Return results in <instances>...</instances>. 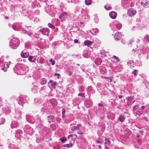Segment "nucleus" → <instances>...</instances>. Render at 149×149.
Instances as JSON below:
<instances>
[{"label": "nucleus", "instance_id": "c85d7f7f", "mask_svg": "<svg viewBox=\"0 0 149 149\" xmlns=\"http://www.w3.org/2000/svg\"><path fill=\"white\" fill-rule=\"evenodd\" d=\"M40 84L42 85L45 84L47 83V81L46 79L44 78L41 79L40 80Z\"/></svg>", "mask_w": 149, "mask_h": 149}, {"label": "nucleus", "instance_id": "e2e57ef3", "mask_svg": "<svg viewBox=\"0 0 149 149\" xmlns=\"http://www.w3.org/2000/svg\"><path fill=\"white\" fill-rule=\"evenodd\" d=\"M111 8V7L110 6H109L108 7L106 8V10H108L109 9H110Z\"/></svg>", "mask_w": 149, "mask_h": 149}, {"label": "nucleus", "instance_id": "774afa93", "mask_svg": "<svg viewBox=\"0 0 149 149\" xmlns=\"http://www.w3.org/2000/svg\"><path fill=\"white\" fill-rule=\"evenodd\" d=\"M72 73L71 71H70V72H69V73L68 74V75L69 76H71L72 75Z\"/></svg>", "mask_w": 149, "mask_h": 149}, {"label": "nucleus", "instance_id": "412c9836", "mask_svg": "<svg viewBox=\"0 0 149 149\" xmlns=\"http://www.w3.org/2000/svg\"><path fill=\"white\" fill-rule=\"evenodd\" d=\"M90 18V17L88 15V13L86 12L85 13L84 15L82 16V19L86 20H87L89 19Z\"/></svg>", "mask_w": 149, "mask_h": 149}, {"label": "nucleus", "instance_id": "0e129e2a", "mask_svg": "<svg viewBox=\"0 0 149 149\" xmlns=\"http://www.w3.org/2000/svg\"><path fill=\"white\" fill-rule=\"evenodd\" d=\"M122 4H123L124 5L126 4V3L124 2V0H122Z\"/></svg>", "mask_w": 149, "mask_h": 149}, {"label": "nucleus", "instance_id": "8fccbe9b", "mask_svg": "<svg viewBox=\"0 0 149 149\" xmlns=\"http://www.w3.org/2000/svg\"><path fill=\"white\" fill-rule=\"evenodd\" d=\"M146 40L148 42H149V36L147 35L145 37Z\"/></svg>", "mask_w": 149, "mask_h": 149}, {"label": "nucleus", "instance_id": "de8ad7c7", "mask_svg": "<svg viewBox=\"0 0 149 149\" xmlns=\"http://www.w3.org/2000/svg\"><path fill=\"white\" fill-rule=\"evenodd\" d=\"M97 142L98 143H100V144H102V143H103L104 141H102L101 140H98L97 141Z\"/></svg>", "mask_w": 149, "mask_h": 149}, {"label": "nucleus", "instance_id": "6ab92c4d", "mask_svg": "<svg viewBox=\"0 0 149 149\" xmlns=\"http://www.w3.org/2000/svg\"><path fill=\"white\" fill-rule=\"evenodd\" d=\"M85 104L87 108L91 106L92 104V102L90 100H87L85 102Z\"/></svg>", "mask_w": 149, "mask_h": 149}, {"label": "nucleus", "instance_id": "864d4df0", "mask_svg": "<svg viewBox=\"0 0 149 149\" xmlns=\"http://www.w3.org/2000/svg\"><path fill=\"white\" fill-rule=\"evenodd\" d=\"M81 125H80V124H78L77 125V126H76V127H77V129L78 130H79V129H80V127H81Z\"/></svg>", "mask_w": 149, "mask_h": 149}, {"label": "nucleus", "instance_id": "603ef678", "mask_svg": "<svg viewBox=\"0 0 149 149\" xmlns=\"http://www.w3.org/2000/svg\"><path fill=\"white\" fill-rule=\"evenodd\" d=\"M35 13L37 15H39L40 13V12L39 10H36L35 12Z\"/></svg>", "mask_w": 149, "mask_h": 149}, {"label": "nucleus", "instance_id": "0eeeda50", "mask_svg": "<svg viewBox=\"0 0 149 149\" xmlns=\"http://www.w3.org/2000/svg\"><path fill=\"white\" fill-rule=\"evenodd\" d=\"M114 24L113 26V30H115L116 29H121L122 27V25L120 23L116 21L115 22H114Z\"/></svg>", "mask_w": 149, "mask_h": 149}, {"label": "nucleus", "instance_id": "3c124183", "mask_svg": "<svg viewBox=\"0 0 149 149\" xmlns=\"http://www.w3.org/2000/svg\"><path fill=\"white\" fill-rule=\"evenodd\" d=\"M66 17L63 16V17H61V15L59 17V18L61 20V21H64L65 20V18Z\"/></svg>", "mask_w": 149, "mask_h": 149}, {"label": "nucleus", "instance_id": "4d7b16f0", "mask_svg": "<svg viewBox=\"0 0 149 149\" xmlns=\"http://www.w3.org/2000/svg\"><path fill=\"white\" fill-rule=\"evenodd\" d=\"M137 71V70H134V71L132 72V74H134V76H135L136 75V72Z\"/></svg>", "mask_w": 149, "mask_h": 149}, {"label": "nucleus", "instance_id": "393cba45", "mask_svg": "<svg viewBox=\"0 0 149 149\" xmlns=\"http://www.w3.org/2000/svg\"><path fill=\"white\" fill-rule=\"evenodd\" d=\"M118 118L119 121L121 122H124L125 120V118L124 116L121 114L119 116Z\"/></svg>", "mask_w": 149, "mask_h": 149}, {"label": "nucleus", "instance_id": "a18cd8bd", "mask_svg": "<svg viewBox=\"0 0 149 149\" xmlns=\"http://www.w3.org/2000/svg\"><path fill=\"white\" fill-rule=\"evenodd\" d=\"M94 20L95 21V22L96 23H97L98 22V19L95 15H94Z\"/></svg>", "mask_w": 149, "mask_h": 149}, {"label": "nucleus", "instance_id": "dca6fc26", "mask_svg": "<svg viewBox=\"0 0 149 149\" xmlns=\"http://www.w3.org/2000/svg\"><path fill=\"white\" fill-rule=\"evenodd\" d=\"M121 33L119 32H116L114 36V38L117 40H119L121 38Z\"/></svg>", "mask_w": 149, "mask_h": 149}, {"label": "nucleus", "instance_id": "2eb2a0df", "mask_svg": "<svg viewBox=\"0 0 149 149\" xmlns=\"http://www.w3.org/2000/svg\"><path fill=\"white\" fill-rule=\"evenodd\" d=\"M126 99L127 100V105L128 106L132 104L135 101L131 97H128Z\"/></svg>", "mask_w": 149, "mask_h": 149}, {"label": "nucleus", "instance_id": "b1692460", "mask_svg": "<svg viewBox=\"0 0 149 149\" xmlns=\"http://www.w3.org/2000/svg\"><path fill=\"white\" fill-rule=\"evenodd\" d=\"M148 2L147 0H141L140 3L142 6L144 7L146 4H148Z\"/></svg>", "mask_w": 149, "mask_h": 149}, {"label": "nucleus", "instance_id": "2f4dec72", "mask_svg": "<svg viewBox=\"0 0 149 149\" xmlns=\"http://www.w3.org/2000/svg\"><path fill=\"white\" fill-rule=\"evenodd\" d=\"M105 142L104 143V145H109L110 144L111 142L108 138H106L105 139Z\"/></svg>", "mask_w": 149, "mask_h": 149}, {"label": "nucleus", "instance_id": "1a4fd4ad", "mask_svg": "<svg viewBox=\"0 0 149 149\" xmlns=\"http://www.w3.org/2000/svg\"><path fill=\"white\" fill-rule=\"evenodd\" d=\"M40 31L41 32L43 35H45L47 36H49V33L50 32L49 29L47 28L41 29L40 30Z\"/></svg>", "mask_w": 149, "mask_h": 149}, {"label": "nucleus", "instance_id": "ddd939ff", "mask_svg": "<svg viewBox=\"0 0 149 149\" xmlns=\"http://www.w3.org/2000/svg\"><path fill=\"white\" fill-rule=\"evenodd\" d=\"M28 100V97L24 96H23V97H20L19 98V101L22 103H25L26 102L27 103Z\"/></svg>", "mask_w": 149, "mask_h": 149}, {"label": "nucleus", "instance_id": "f704fd0d", "mask_svg": "<svg viewBox=\"0 0 149 149\" xmlns=\"http://www.w3.org/2000/svg\"><path fill=\"white\" fill-rule=\"evenodd\" d=\"M92 0H85V3L86 5H89L92 3Z\"/></svg>", "mask_w": 149, "mask_h": 149}, {"label": "nucleus", "instance_id": "69168bd1", "mask_svg": "<svg viewBox=\"0 0 149 149\" xmlns=\"http://www.w3.org/2000/svg\"><path fill=\"white\" fill-rule=\"evenodd\" d=\"M74 1L73 0H71V1H68V3H74Z\"/></svg>", "mask_w": 149, "mask_h": 149}, {"label": "nucleus", "instance_id": "13d9d810", "mask_svg": "<svg viewBox=\"0 0 149 149\" xmlns=\"http://www.w3.org/2000/svg\"><path fill=\"white\" fill-rule=\"evenodd\" d=\"M98 105H99V107H101L100 108L101 109H102V108H103V105L102 104L99 103L98 104Z\"/></svg>", "mask_w": 149, "mask_h": 149}, {"label": "nucleus", "instance_id": "a211bd4d", "mask_svg": "<svg viewBox=\"0 0 149 149\" xmlns=\"http://www.w3.org/2000/svg\"><path fill=\"white\" fill-rule=\"evenodd\" d=\"M93 43L92 41L88 40H86L84 42V45L88 47H90Z\"/></svg>", "mask_w": 149, "mask_h": 149}, {"label": "nucleus", "instance_id": "c03bdc74", "mask_svg": "<svg viewBox=\"0 0 149 149\" xmlns=\"http://www.w3.org/2000/svg\"><path fill=\"white\" fill-rule=\"evenodd\" d=\"M127 64L129 65H134V62L133 60H130L127 62Z\"/></svg>", "mask_w": 149, "mask_h": 149}, {"label": "nucleus", "instance_id": "7ed1b4c3", "mask_svg": "<svg viewBox=\"0 0 149 149\" xmlns=\"http://www.w3.org/2000/svg\"><path fill=\"white\" fill-rule=\"evenodd\" d=\"M19 45L18 39L17 38L14 37L11 40L9 43V46L13 49L16 48Z\"/></svg>", "mask_w": 149, "mask_h": 149}, {"label": "nucleus", "instance_id": "423d86ee", "mask_svg": "<svg viewBox=\"0 0 149 149\" xmlns=\"http://www.w3.org/2000/svg\"><path fill=\"white\" fill-rule=\"evenodd\" d=\"M24 131L30 135H32L33 132V129L28 125H25Z\"/></svg>", "mask_w": 149, "mask_h": 149}, {"label": "nucleus", "instance_id": "39448f33", "mask_svg": "<svg viewBox=\"0 0 149 149\" xmlns=\"http://www.w3.org/2000/svg\"><path fill=\"white\" fill-rule=\"evenodd\" d=\"M26 29L27 30H25L24 29H22V31L23 33H27V34L29 36L32 37L33 36V28L31 26H26Z\"/></svg>", "mask_w": 149, "mask_h": 149}, {"label": "nucleus", "instance_id": "a19ab883", "mask_svg": "<svg viewBox=\"0 0 149 149\" xmlns=\"http://www.w3.org/2000/svg\"><path fill=\"white\" fill-rule=\"evenodd\" d=\"M6 66V67H5V66H4V67L1 68V70H3L5 72H6L7 71V68H9V66L7 65V66Z\"/></svg>", "mask_w": 149, "mask_h": 149}, {"label": "nucleus", "instance_id": "09e8293b", "mask_svg": "<svg viewBox=\"0 0 149 149\" xmlns=\"http://www.w3.org/2000/svg\"><path fill=\"white\" fill-rule=\"evenodd\" d=\"M84 93H79L78 94V95L79 96H81V97H84Z\"/></svg>", "mask_w": 149, "mask_h": 149}, {"label": "nucleus", "instance_id": "c756f323", "mask_svg": "<svg viewBox=\"0 0 149 149\" xmlns=\"http://www.w3.org/2000/svg\"><path fill=\"white\" fill-rule=\"evenodd\" d=\"M100 71L102 74H104L106 71V68L102 66L100 68Z\"/></svg>", "mask_w": 149, "mask_h": 149}, {"label": "nucleus", "instance_id": "7c9ffc66", "mask_svg": "<svg viewBox=\"0 0 149 149\" xmlns=\"http://www.w3.org/2000/svg\"><path fill=\"white\" fill-rule=\"evenodd\" d=\"M9 148L10 149H19L17 147L12 144H10V145Z\"/></svg>", "mask_w": 149, "mask_h": 149}, {"label": "nucleus", "instance_id": "bb28decb", "mask_svg": "<svg viewBox=\"0 0 149 149\" xmlns=\"http://www.w3.org/2000/svg\"><path fill=\"white\" fill-rule=\"evenodd\" d=\"M28 60L29 61L34 63H35L36 61V58L35 57H33L32 56H30L28 58Z\"/></svg>", "mask_w": 149, "mask_h": 149}, {"label": "nucleus", "instance_id": "e433bc0d", "mask_svg": "<svg viewBox=\"0 0 149 149\" xmlns=\"http://www.w3.org/2000/svg\"><path fill=\"white\" fill-rule=\"evenodd\" d=\"M112 58H113L114 60H116V62H118L120 61V60L118 58L115 56H113Z\"/></svg>", "mask_w": 149, "mask_h": 149}, {"label": "nucleus", "instance_id": "473e14b6", "mask_svg": "<svg viewBox=\"0 0 149 149\" xmlns=\"http://www.w3.org/2000/svg\"><path fill=\"white\" fill-rule=\"evenodd\" d=\"M17 123L13 122H12V124L11 125V127L12 128L16 127L17 126Z\"/></svg>", "mask_w": 149, "mask_h": 149}, {"label": "nucleus", "instance_id": "49530a36", "mask_svg": "<svg viewBox=\"0 0 149 149\" xmlns=\"http://www.w3.org/2000/svg\"><path fill=\"white\" fill-rule=\"evenodd\" d=\"M1 121L0 122V125L3 124L5 122V120L4 118H1Z\"/></svg>", "mask_w": 149, "mask_h": 149}, {"label": "nucleus", "instance_id": "9b49d317", "mask_svg": "<svg viewBox=\"0 0 149 149\" xmlns=\"http://www.w3.org/2000/svg\"><path fill=\"white\" fill-rule=\"evenodd\" d=\"M128 14L129 16L132 17L136 13V11L134 9L130 8L127 11Z\"/></svg>", "mask_w": 149, "mask_h": 149}, {"label": "nucleus", "instance_id": "bf43d9fd", "mask_svg": "<svg viewBox=\"0 0 149 149\" xmlns=\"http://www.w3.org/2000/svg\"><path fill=\"white\" fill-rule=\"evenodd\" d=\"M3 56H2L1 58H0V65H1L2 64V61H2V59H3Z\"/></svg>", "mask_w": 149, "mask_h": 149}, {"label": "nucleus", "instance_id": "6e6d98bb", "mask_svg": "<svg viewBox=\"0 0 149 149\" xmlns=\"http://www.w3.org/2000/svg\"><path fill=\"white\" fill-rule=\"evenodd\" d=\"M62 115H65V109H62Z\"/></svg>", "mask_w": 149, "mask_h": 149}, {"label": "nucleus", "instance_id": "20e7f679", "mask_svg": "<svg viewBox=\"0 0 149 149\" xmlns=\"http://www.w3.org/2000/svg\"><path fill=\"white\" fill-rule=\"evenodd\" d=\"M51 91V89L49 87L44 86L41 88L40 92L43 95L46 96Z\"/></svg>", "mask_w": 149, "mask_h": 149}, {"label": "nucleus", "instance_id": "5701e85b", "mask_svg": "<svg viewBox=\"0 0 149 149\" xmlns=\"http://www.w3.org/2000/svg\"><path fill=\"white\" fill-rule=\"evenodd\" d=\"M22 131L20 130L16 131L15 136L17 138H19V136L18 135V134H22Z\"/></svg>", "mask_w": 149, "mask_h": 149}, {"label": "nucleus", "instance_id": "5fc2aeb1", "mask_svg": "<svg viewBox=\"0 0 149 149\" xmlns=\"http://www.w3.org/2000/svg\"><path fill=\"white\" fill-rule=\"evenodd\" d=\"M77 130V128L76 126L73 127L72 128V130L73 131H74L75 130Z\"/></svg>", "mask_w": 149, "mask_h": 149}, {"label": "nucleus", "instance_id": "4be33fe9", "mask_svg": "<svg viewBox=\"0 0 149 149\" xmlns=\"http://www.w3.org/2000/svg\"><path fill=\"white\" fill-rule=\"evenodd\" d=\"M102 62L101 59L100 58H97L95 60V63L96 65H99Z\"/></svg>", "mask_w": 149, "mask_h": 149}, {"label": "nucleus", "instance_id": "338daca9", "mask_svg": "<svg viewBox=\"0 0 149 149\" xmlns=\"http://www.w3.org/2000/svg\"><path fill=\"white\" fill-rule=\"evenodd\" d=\"M2 101H1V98H0V106H2Z\"/></svg>", "mask_w": 149, "mask_h": 149}, {"label": "nucleus", "instance_id": "c9c22d12", "mask_svg": "<svg viewBox=\"0 0 149 149\" xmlns=\"http://www.w3.org/2000/svg\"><path fill=\"white\" fill-rule=\"evenodd\" d=\"M12 63L10 61H5L3 64H2L1 65H9L10 64H11Z\"/></svg>", "mask_w": 149, "mask_h": 149}, {"label": "nucleus", "instance_id": "052dcab7", "mask_svg": "<svg viewBox=\"0 0 149 149\" xmlns=\"http://www.w3.org/2000/svg\"><path fill=\"white\" fill-rule=\"evenodd\" d=\"M74 42L75 43H77L78 42V40L77 39H75L74 40Z\"/></svg>", "mask_w": 149, "mask_h": 149}, {"label": "nucleus", "instance_id": "79ce46f5", "mask_svg": "<svg viewBox=\"0 0 149 149\" xmlns=\"http://www.w3.org/2000/svg\"><path fill=\"white\" fill-rule=\"evenodd\" d=\"M67 14V12H63L61 15V17H63V16L66 17Z\"/></svg>", "mask_w": 149, "mask_h": 149}, {"label": "nucleus", "instance_id": "f8f14e48", "mask_svg": "<svg viewBox=\"0 0 149 149\" xmlns=\"http://www.w3.org/2000/svg\"><path fill=\"white\" fill-rule=\"evenodd\" d=\"M48 84L49 86V87L50 86L51 87L54 88H56V87L57 85L58 84L56 82L52 80H50Z\"/></svg>", "mask_w": 149, "mask_h": 149}, {"label": "nucleus", "instance_id": "cd10ccee", "mask_svg": "<svg viewBox=\"0 0 149 149\" xmlns=\"http://www.w3.org/2000/svg\"><path fill=\"white\" fill-rule=\"evenodd\" d=\"M91 32L93 35H95L96 33L98 32V30L97 28L93 29L91 30Z\"/></svg>", "mask_w": 149, "mask_h": 149}, {"label": "nucleus", "instance_id": "680f3d73", "mask_svg": "<svg viewBox=\"0 0 149 149\" xmlns=\"http://www.w3.org/2000/svg\"><path fill=\"white\" fill-rule=\"evenodd\" d=\"M74 1V3H76L78 2V0H73Z\"/></svg>", "mask_w": 149, "mask_h": 149}, {"label": "nucleus", "instance_id": "f257e3e1", "mask_svg": "<svg viewBox=\"0 0 149 149\" xmlns=\"http://www.w3.org/2000/svg\"><path fill=\"white\" fill-rule=\"evenodd\" d=\"M15 66V67L13 68V70L14 72L16 73L21 75H23L25 74L26 71H27V69L26 70L27 67L26 66V69H25L24 66Z\"/></svg>", "mask_w": 149, "mask_h": 149}, {"label": "nucleus", "instance_id": "72a5a7b5", "mask_svg": "<svg viewBox=\"0 0 149 149\" xmlns=\"http://www.w3.org/2000/svg\"><path fill=\"white\" fill-rule=\"evenodd\" d=\"M54 118V116H53L50 115L48 116L47 117V120L48 122L49 123H50L52 119Z\"/></svg>", "mask_w": 149, "mask_h": 149}, {"label": "nucleus", "instance_id": "a878e982", "mask_svg": "<svg viewBox=\"0 0 149 149\" xmlns=\"http://www.w3.org/2000/svg\"><path fill=\"white\" fill-rule=\"evenodd\" d=\"M35 119L36 120L35 122H36L38 124H40L41 123V120L38 115L36 116L35 117Z\"/></svg>", "mask_w": 149, "mask_h": 149}, {"label": "nucleus", "instance_id": "4468645a", "mask_svg": "<svg viewBox=\"0 0 149 149\" xmlns=\"http://www.w3.org/2000/svg\"><path fill=\"white\" fill-rule=\"evenodd\" d=\"M21 55L22 58H26L29 56V53L26 50H24L21 52Z\"/></svg>", "mask_w": 149, "mask_h": 149}, {"label": "nucleus", "instance_id": "37998d69", "mask_svg": "<svg viewBox=\"0 0 149 149\" xmlns=\"http://www.w3.org/2000/svg\"><path fill=\"white\" fill-rule=\"evenodd\" d=\"M48 26L49 27L51 28L52 29H53L55 28V27L51 23H49L48 24Z\"/></svg>", "mask_w": 149, "mask_h": 149}, {"label": "nucleus", "instance_id": "f3484780", "mask_svg": "<svg viewBox=\"0 0 149 149\" xmlns=\"http://www.w3.org/2000/svg\"><path fill=\"white\" fill-rule=\"evenodd\" d=\"M109 15L111 18L114 19L116 17L117 13L116 12L113 11L109 13Z\"/></svg>", "mask_w": 149, "mask_h": 149}, {"label": "nucleus", "instance_id": "6e6552de", "mask_svg": "<svg viewBox=\"0 0 149 149\" xmlns=\"http://www.w3.org/2000/svg\"><path fill=\"white\" fill-rule=\"evenodd\" d=\"M22 26L20 23H14L12 26L13 29L15 30L19 31L21 29Z\"/></svg>", "mask_w": 149, "mask_h": 149}, {"label": "nucleus", "instance_id": "9d476101", "mask_svg": "<svg viewBox=\"0 0 149 149\" xmlns=\"http://www.w3.org/2000/svg\"><path fill=\"white\" fill-rule=\"evenodd\" d=\"M26 119L28 122L31 123H33L36 121L35 117L33 118L32 116H26Z\"/></svg>", "mask_w": 149, "mask_h": 149}, {"label": "nucleus", "instance_id": "f03ea898", "mask_svg": "<svg viewBox=\"0 0 149 149\" xmlns=\"http://www.w3.org/2000/svg\"><path fill=\"white\" fill-rule=\"evenodd\" d=\"M68 139L70 141L69 144H65L64 147L67 148L72 147L74 145V141L77 137V136L75 134L70 135L68 136Z\"/></svg>", "mask_w": 149, "mask_h": 149}, {"label": "nucleus", "instance_id": "ea45409f", "mask_svg": "<svg viewBox=\"0 0 149 149\" xmlns=\"http://www.w3.org/2000/svg\"><path fill=\"white\" fill-rule=\"evenodd\" d=\"M60 140L61 141V142L62 143H63L64 141H67L65 137L60 138Z\"/></svg>", "mask_w": 149, "mask_h": 149}, {"label": "nucleus", "instance_id": "58836bf2", "mask_svg": "<svg viewBox=\"0 0 149 149\" xmlns=\"http://www.w3.org/2000/svg\"><path fill=\"white\" fill-rule=\"evenodd\" d=\"M84 90V86H81L79 88V91L80 92H83Z\"/></svg>", "mask_w": 149, "mask_h": 149}, {"label": "nucleus", "instance_id": "4c0bfd02", "mask_svg": "<svg viewBox=\"0 0 149 149\" xmlns=\"http://www.w3.org/2000/svg\"><path fill=\"white\" fill-rule=\"evenodd\" d=\"M49 62L50 63V64H51L52 65H54L55 64V60L52 59H50Z\"/></svg>", "mask_w": 149, "mask_h": 149}, {"label": "nucleus", "instance_id": "aec40b11", "mask_svg": "<svg viewBox=\"0 0 149 149\" xmlns=\"http://www.w3.org/2000/svg\"><path fill=\"white\" fill-rule=\"evenodd\" d=\"M38 90V87L36 85L33 86L31 88V91L34 93H36Z\"/></svg>", "mask_w": 149, "mask_h": 149}]
</instances>
